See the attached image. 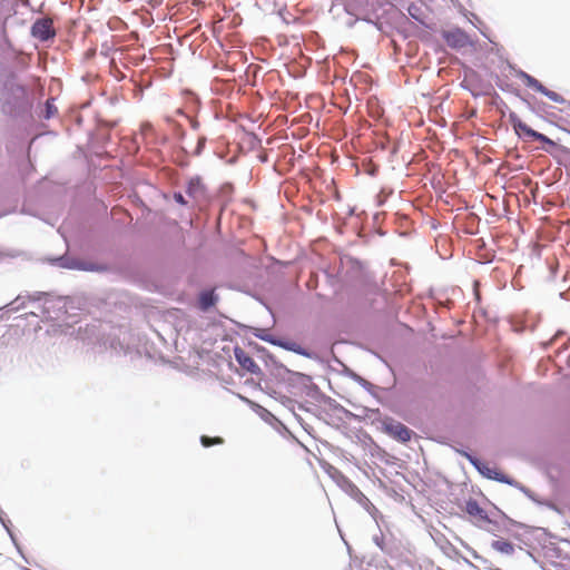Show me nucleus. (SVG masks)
I'll return each mask as SVG.
<instances>
[{"mask_svg": "<svg viewBox=\"0 0 570 570\" xmlns=\"http://www.w3.org/2000/svg\"><path fill=\"white\" fill-rule=\"evenodd\" d=\"M31 35L41 41L52 39L56 36L52 19H38L31 27Z\"/></svg>", "mask_w": 570, "mask_h": 570, "instance_id": "3", "label": "nucleus"}, {"mask_svg": "<svg viewBox=\"0 0 570 570\" xmlns=\"http://www.w3.org/2000/svg\"><path fill=\"white\" fill-rule=\"evenodd\" d=\"M186 194L195 202H199L205 196V187L198 178H193L188 181Z\"/></svg>", "mask_w": 570, "mask_h": 570, "instance_id": "7", "label": "nucleus"}, {"mask_svg": "<svg viewBox=\"0 0 570 570\" xmlns=\"http://www.w3.org/2000/svg\"><path fill=\"white\" fill-rule=\"evenodd\" d=\"M465 512L473 519L476 523H487L489 522V517L483 508L475 500H469L465 504Z\"/></svg>", "mask_w": 570, "mask_h": 570, "instance_id": "6", "label": "nucleus"}, {"mask_svg": "<svg viewBox=\"0 0 570 570\" xmlns=\"http://www.w3.org/2000/svg\"><path fill=\"white\" fill-rule=\"evenodd\" d=\"M445 40L452 47H463L466 43L468 37L458 30L446 33Z\"/></svg>", "mask_w": 570, "mask_h": 570, "instance_id": "9", "label": "nucleus"}, {"mask_svg": "<svg viewBox=\"0 0 570 570\" xmlns=\"http://www.w3.org/2000/svg\"><path fill=\"white\" fill-rule=\"evenodd\" d=\"M217 302V296L215 295L214 291H204L199 294L198 297V307L202 311H208L210 307H213Z\"/></svg>", "mask_w": 570, "mask_h": 570, "instance_id": "8", "label": "nucleus"}, {"mask_svg": "<svg viewBox=\"0 0 570 570\" xmlns=\"http://www.w3.org/2000/svg\"><path fill=\"white\" fill-rule=\"evenodd\" d=\"M509 119H510V122H511L513 129L515 130V132L518 135H524L529 138H532L533 140L550 145L552 147L556 146V142L553 140H551L546 135L538 132V131L533 130L532 128H530L525 122H523L521 120V118L517 114L511 112L509 115Z\"/></svg>", "mask_w": 570, "mask_h": 570, "instance_id": "1", "label": "nucleus"}, {"mask_svg": "<svg viewBox=\"0 0 570 570\" xmlns=\"http://www.w3.org/2000/svg\"><path fill=\"white\" fill-rule=\"evenodd\" d=\"M385 431L389 435L400 442H407L411 440L413 431L401 422H390L385 424Z\"/></svg>", "mask_w": 570, "mask_h": 570, "instance_id": "4", "label": "nucleus"}, {"mask_svg": "<svg viewBox=\"0 0 570 570\" xmlns=\"http://www.w3.org/2000/svg\"><path fill=\"white\" fill-rule=\"evenodd\" d=\"M234 354L237 363L244 368L246 372L250 374H258L261 372V367L257 365V363L254 361V358L245 352L240 347L234 348Z\"/></svg>", "mask_w": 570, "mask_h": 570, "instance_id": "5", "label": "nucleus"}, {"mask_svg": "<svg viewBox=\"0 0 570 570\" xmlns=\"http://www.w3.org/2000/svg\"><path fill=\"white\" fill-rule=\"evenodd\" d=\"M518 77L522 80V82L527 87H529V88H531V89H533V90L544 95L550 100H552V101H554L557 104L566 102V99L560 94L546 88L538 79H535L531 75H529V73H527L524 71H520L518 73Z\"/></svg>", "mask_w": 570, "mask_h": 570, "instance_id": "2", "label": "nucleus"}, {"mask_svg": "<svg viewBox=\"0 0 570 570\" xmlns=\"http://www.w3.org/2000/svg\"><path fill=\"white\" fill-rule=\"evenodd\" d=\"M174 199H175L178 204H180V205H187V204H188V203H187V200L185 199V197L183 196V194H180V193H175V194H174Z\"/></svg>", "mask_w": 570, "mask_h": 570, "instance_id": "12", "label": "nucleus"}, {"mask_svg": "<svg viewBox=\"0 0 570 570\" xmlns=\"http://www.w3.org/2000/svg\"><path fill=\"white\" fill-rule=\"evenodd\" d=\"M200 442L205 448H209L212 445L222 444L224 440L222 438H209L207 435H203L200 438Z\"/></svg>", "mask_w": 570, "mask_h": 570, "instance_id": "11", "label": "nucleus"}, {"mask_svg": "<svg viewBox=\"0 0 570 570\" xmlns=\"http://www.w3.org/2000/svg\"><path fill=\"white\" fill-rule=\"evenodd\" d=\"M492 548L501 553L511 554L514 551V547L511 542L504 539L495 540L492 542Z\"/></svg>", "mask_w": 570, "mask_h": 570, "instance_id": "10", "label": "nucleus"}]
</instances>
